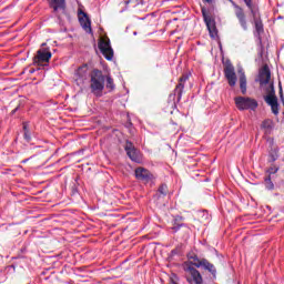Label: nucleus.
Returning a JSON list of instances; mask_svg holds the SVG:
<instances>
[{
	"label": "nucleus",
	"mask_w": 284,
	"mask_h": 284,
	"mask_svg": "<svg viewBox=\"0 0 284 284\" xmlns=\"http://www.w3.org/2000/svg\"><path fill=\"white\" fill-rule=\"evenodd\" d=\"M190 79V75L183 74L179 79V83L176 84L174 91H173V97H176V103H181V99H183V90H185V83Z\"/></svg>",
	"instance_id": "nucleus-13"
},
{
	"label": "nucleus",
	"mask_w": 284,
	"mask_h": 284,
	"mask_svg": "<svg viewBox=\"0 0 284 284\" xmlns=\"http://www.w3.org/2000/svg\"><path fill=\"white\" fill-rule=\"evenodd\" d=\"M270 162L274 163V161L278 160V149H272L268 153Z\"/></svg>",
	"instance_id": "nucleus-23"
},
{
	"label": "nucleus",
	"mask_w": 284,
	"mask_h": 284,
	"mask_svg": "<svg viewBox=\"0 0 284 284\" xmlns=\"http://www.w3.org/2000/svg\"><path fill=\"white\" fill-rule=\"evenodd\" d=\"M264 184H265L266 190H274V182H272V176L267 175L264 179Z\"/></svg>",
	"instance_id": "nucleus-24"
},
{
	"label": "nucleus",
	"mask_w": 284,
	"mask_h": 284,
	"mask_svg": "<svg viewBox=\"0 0 284 284\" xmlns=\"http://www.w3.org/2000/svg\"><path fill=\"white\" fill-rule=\"evenodd\" d=\"M98 48L106 61L114 59V50L110 43V38L101 39L98 43Z\"/></svg>",
	"instance_id": "nucleus-8"
},
{
	"label": "nucleus",
	"mask_w": 284,
	"mask_h": 284,
	"mask_svg": "<svg viewBox=\"0 0 284 284\" xmlns=\"http://www.w3.org/2000/svg\"><path fill=\"white\" fill-rule=\"evenodd\" d=\"M129 125H132V122H130Z\"/></svg>",
	"instance_id": "nucleus-40"
},
{
	"label": "nucleus",
	"mask_w": 284,
	"mask_h": 284,
	"mask_svg": "<svg viewBox=\"0 0 284 284\" xmlns=\"http://www.w3.org/2000/svg\"><path fill=\"white\" fill-rule=\"evenodd\" d=\"M51 1H65V0H51Z\"/></svg>",
	"instance_id": "nucleus-38"
},
{
	"label": "nucleus",
	"mask_w": 284,
	"mask_h": 284,
	"mask_svg": "<svg viewBox=\"0 0 284 284\" xmlns=\"http://www.w3.org/2000/svg\"><path fill=\"white\" fill-rule=\"evenodd\" d=\"M276 172H278V168L277 166H271L267 170L268 176H272V174H276Z\"/></svg>",
	"instance_id": "nucleus-28"
},
{
	"label": "nucleus",
	"mask_w": 284,
	"mask_h": 284,
	"mask_svg": "<svg viewBox=\"0 0 284 284\" xmlns=\"http://www.w3.org/2000/svg\"><path fill=\"white\" fill-rule=\"evenodd\" d=\"M34 72H37L36 69H32V68H31V69L29 70V73H30V74H34Z\"/></svg>",
	"instance_id": "nucleus-34"
},
{
	"label": "nucleus",
	"mask_w": 284,
	"mask_h": 284,
	"mask_svg": "<svg viewBox=\"0 0 284 284\" xmlns=\"http://www.w3.org/2000/svg\"><path fill=\"white\" fill-rule=\"evenodd\" d=\"M201 10L211 39H219V29H216V22L214 19L210 17V10H207V7L203 4H201Z\"/></svg>",
	"instance_id": "nucleus-4"
},
{
	"label": "nucleus",
	"mask_w": 284,
	"mask_h": 284,
	"mask_svg": "<svg viewBox=\"0 0 284 284\" xmlns=\"http://www.w3.org/2000/svg\"><path fill=\"white\" fill-rule=\"evenodd\" d=\"M246 8L251 11L253 21L255 23V30L257 34H263V21H261V13L258 12V4L254 1H245Z\"/></svg>",
	"instance_id": "nucleus-6"
},
{
	"label": "nucleus",
	"mask_w": 284,
	"mask_h": 284,
	"mask_svg": "<svg viewBox=\"0 0 284 284\" xmlns=\"http://www.w3.org/2000/svg\"><path fill=\"white\" fill-rule=\"evenodd\" d=\"M75 77H79V79H82V81L84 79L88 78V64H82L81 67H79L75 71Z\"/></svg>",
	"instance_id": "nucleus-20"
},
{
	"label": "nucleus",
	"mask_w": 284,
	"mask_h": 284,
	"mask_svg": "<svg viewBox=\"0 0 284 284\" xmlns=\"http://www.w3.org/2000/svg\"><path fill=\"white\" fill-rule=\"evenodd\" d=\"M50 59H52V52H50V49H40L33 58V65L41 68L43 63H49Z\"/></svg>",
	"instance_id": "nucleus-9"
},
{
	"label": "nucleus",
	"mask_w": 284,
	"mask_h": 284,
	"mask_svg": "<svg viewBox=\"0 0 284 284\" xmlns=\"http://www.w3.org/2000/svg\"><path fill=\"white\" fill-rule=\"evenodd\" d=\"M181 221H183V216L176 215V216L174 217V224H175V225H176V223H181Z\"/></svg>",
	"instance_id": "nucleus-32"
},
{
	"label": "nucleus",
	"mask_w": 284,
	"mask_h": 284,
	"mask_svg": "<svg viewBox=\"0 0 284 284\" xmlns=\"http://www.w3.org/2000/svg\"><path fill=\"white\" fill-rule=\"evenodd\" d=\"M90 90L93 97L101 99L105 90V74L99 69H93L90 74Z\"/></svg>",
	"instance_id": "nucleus-1"
},
{
	"label": "nucleus",
	"mask_w": 284,
	"mask_h": 284,
	"mask_svg": "<svg viewBox=\"0 0 284 284\" xmlns=\"http://www.w3.org/2000/svg\"><path fill=\"white\" fill-rule=\"evenodd\" d=\"M104 88H106L109 92H113V90H116V85L114 84V79H112L110 75H105Z\"/></svg>",
	"instance_id": "nucleus-22"
},
{
	"label": "nucleus",
	"mask_w": 284,
	"mask_h": 284,
	"mask_svg": "<svg viewBox=\"0 0 284 284\" xmlns=\"http://www.w3.org/2000/svg\"><path fill=\"white\" fill-rule=\"evenodd\" d=\"M187 258L190 262L184 263H190L192 267H199V263H203V258H199V255L196 254L187 255Z\"/></svg>",
	"instance_id": "nucleus-21"
},
{
	"label": "nucleus",
	"mask_w": 284,
	"mask_h": 284,
	"mask_svg": "<svg viewBox=\"0 0 284 284\" xmlns=\"http://www.w3.org/2000/svg\"><path fill=\"white\" fill-rule=\"evenodd\" d=\"M197 268L205 270L213 281L216 280V266L207 261V258H202V262L197 264Z\"/></svg>",
	"instance_id": "nucleus-15"
},
{
	"label": "nucleus",
	"mask_w": 284,
	"mask_h": 284,
	"mask_svg": "<svg viewBox=\"0 0 284 284\" xmlns=\"http://www.w3.org/2000/svg\"><path fill=\"white\" fill-rule=\"evenodd\" d=\"M124 150L126 152V155L129 156V159H131L133 161V163H141V160H142L141 151H139V149L134 148V143L126 140Z\"/></svg>",
	"instance_id": "nucleus-11"
},
{
	"label": "nucleus",
	"mask_w": 284,
	"mask_h": 284,
	"mask_svg": "<svg viewBox=\"0 0 284 284\" xmlns=\"http://www.w3.org/2000/svg\"><path fill=\"white\" fill-rule=\"evenodd\" d=\"M278 90H280V99L281 101L284 102V97H283V85L281 84V82L278 83Z\"/></svg>",
	"instance_id": "nucleus-31"
},
{
	"label": "nucleus",
	"mask_w": 284,
	"mask_h": 284,
	"mask_svg": "<svg viewBox=\"0 0 284 284\" xmlns=\"http://www.w3.org/2000/svg\"><path fill=\"white\" fill-rule=\"evenodd\" d=\"M28 161H30V159L22 160V163H28Z\"/></svg>",
	"instance_id": "nucleus-35"
},
{
	"label": "nucleus",
	"mask_w": 284,
	"mask_h": 284,
	"mask_svg": "<svg viewBox=\"0 0 284 284\" xmlns=\"http://www.w3.org/2000/svg\"><path fill=\"white\" fill-rule=\"evenodd\" d=\"M49 6L57 14H65V1H51Z\"/></svg>",
	"instance_id": "nucleus-18"
},
{
	"label": "nucleus",
	"mask_w": 284,
	"mask_h": 284,
	"mask_svg": "<svg viewBox=\"0 0 284 284\" xmlns=\"http://www.w3.org/2000/svg\"><path fill=\"white\" fill-rule=\"evenodd\" d=\"M271 79H272V72L270 71V67L264 65L258 73V83L261 88H263V85H267Z\"/></svg>",
	"instance_id": "nucleus-16"
},
{
	"label": "nucleus",
	"mask_w": 284,
	"mask_h": 284,
	"mask_svg": "<svg viewBox=\"0 0 284 284\" xmlns=\"http://www.w3.org/2000/svg\"><path fill=\"white\" fill-rule=\"evenodd\" d=\"M134 176L136 181H140V183H144V185H150V187H152V185H154L156 181V176H154L152 172H150V170L143 166H138L134 170Z\"/></svg>",
	"instance_id": "nucleus-3"
},
{
	"label": "nucleus",
	"mask_w": 284,
	"mask_h": 284,
	"mask_svg": "<svg viewBox=\"0 0 284 284\" xmlns=\"http://www.w3.org/2000/svg\"><path fill=\"white\" fill-rule=\"evenodd\" d=\"M18 111H19V106H17L16 109H13V110L11 111V114H17Z\"/></svg>",
	"instance_id": "nucleus-33"
},
{
	"label": "nucleus",
	"mask_w": 284,
	"mask_h": 284,
	"mask_svg": "<svg viewBox=\"0 0 284 284\" xmlns=\"http://www.w3.org/2000/svg\"><path fill=\"white\" fill-rule=\"evenodd\" d=\"M78 19L80 21V26L85 30V32H92V21L88 17V13L83 10L81 3H79L78 8Z\"/></svg>",
	"instance_id": "nucleus-10"
},
{
	"label": "nucleus",
	"mask_w": 284,
	"mask_h": 284,
	"mask_svg": "<svg viewBox=\"0 0 284 284\" xmlns=\"http://www.w3.org/2000/svg\"><path fill=\"white\" fill-rule=\"evenodd\" d=\"M237 110L243 112L244 110H256L258 102L250 97H236L234 99Z\"/></svg>",
	"instance_id": "nucleus-7"
},
{
	"label": "nucleus",
	"mask_w": 284,
	"mask_h": 284,
	"mask_svg": "<svg viewBox=\"0 0 284 284\" xmlns=\"http://www.w3.org/2000/svg\"><path fill=\"white\" fill-rule=\"evenodd\" d=\"M130 3V1H125L123 2V6H128Z\"/></svg>",
	"instance_id": "nucleus-37"
},
{
	"label": "nucleus",
	"mask_w": 284,
	"mask_h": 284,
	"mask_svg": "<svg viewBox=\"0 0 284 284\" xmlns=\"http://www.w3.org/2000/svg\"><path fill=\"white\" fill-rule=\"evenodd\" d=\"M206 3L210 6L212 3V1H207Z\"/></svg>",
	"instance_id": "nucleus-39"
},
{
	"label": "nucleus",
	"mask_w": 284,
	"mask_h": 284,
	"mask_svg": "<svg viewBox=\"0 0 284 284\" xmlns=\"http://www.w3.org/2000/svg\"><path fill=\"white\" fill-rule=\"evenodd\" d=\"M23 139L27 143H30V141H32V131L29 132H24L23 133Z\"/></svg>",
	"instance_id": "nucleus-26"
},
{
	"label": "nucleus",
	"mask_w": 284,
	"mask_h": 284,
	"mask_svg": "<svg viewBox=\"0 0 284 284\" xmlns=\"http://www.w3.org/2000/svg\"><path fill=\"white\" fill-rule=\"evenodd\" d=\"M169 284H178L174 280H171Z\"/></svg>",
	"instance_id": "nucleus-36"
},
{
	"label": "nucleus",
	"mask_w": 284,
	"mask_h": 284,
	"mask_svg": "<svg viewBox=\"0 0 284 284\" xmlns=\"http://www.w3.org/2000/svg\"><path fill=\"white\" fill-rule=\"evenodd\" d=\"M22 130H23V133L30 132V122H23Z\"/></svg>",
	"instance_id": "nucleus-29"
},
{
	"label": "nucleus",
	"mask_w": 284,
	"mask_h": 284,
	"mask_svg": "<svg viewBox=\"0 0 284 284\" xmlns=\"http://www.w3.org/2000/svg\"><path fill=\"white\" fill-rule=\"evenodd\" d=\"M182 267L189 284H203V275H201V272L192 266L191 263H184Z\"/></svg>",
	"instance_id": "nucleus-2"
},
{
	"label": "nucleus",
	"mask_w": 284,
	"mask_h": 284,
	"mask_svg": "<svg viewBox=\"0 0 284 284\" xmlns=\"http://www.w3.org/2000/svg\"><path fill=\"white\" fill-rule=\"evenodd\" d=\"M232 6L235 8V17L243 30H247V19L245 18V11L236 2L232 1Z\"/></svg>",
	"instance_id": "nucleus-14"
},
{
	"label": "nucleus",
	"mask_w": 284,
	"mask_h": 284,
	"mask_svg": "<svg viewBox=\"0 0 284 284\" xmlns=\"http://www.w3.org/2000/svg\"><path fill=\"white\" fill-rule=\"evenodd\" d=\"M263 130H272V120L267 119L262 122Z\"/></svg>",
	"instance_id": "nucleus-25"
},
{
	"label": "nucleus",
	"mask_w": 284,
	"mask_h": 284,
	"mask_svg": "<svg viewBox=\"0 0 284 284\" xmlns=\"http://www.w3.org/2000/svg\"><path fill=\"white\" fill-rule=\"evenodd\" d=\"M204 1H211V0H204Z\"/></svg>",
	"instance_id": "nucleus-41"
},
{
	"label": "nucleus",
	"mask_w": 284,
	"mask_h": 284,
	"mask_svg": "<svg viewBox=\"0 0 284 284\" xmlns=\"http://www.w3.org/2000/svg\"><path fill=\"white\" fill-rule=\"evenodd\" d=\"M237 74H239L240 90L242 94H247V75H245V70H243V68H240L237 70Z\"/></svg>",
	"instance_id": "nucleus-17"
},
{
	"label": "nucleus",
	"mask_w": 284,
	"mask_h": 284,
	"mask_svg": "<svg viewBox=\"0 0 284 284\" xmlns=\"http://www.w3.org/2000/svg\"><path fill=\"white\" fill-rule=\"evenodd\" d=\"M181 254V248L176 247L171 251V256H179Z\"/></svg>",
	"instance_id": "nucleus-30"
},
{
	"label": "nucleus",
	"mask_w": 284,
	"mask_h": 284,
	"mask_svg": "<svg viewBox=\"0 0 284 284\" xmlns=\"http://www.w3.org/2000/svg\"><path fill=\"white\" fill-rule=\"evenodd\" d=\"M170 190L168 189V184L163 183L159 186L156 193L154 194V199L156 201H161V199H165Z\"/></svg>",
	"instance_id": "nucleus-19"
},
{
	"label": "nucleus",
	"mask_w": 284,
	"mask_h": 284,
	"mask_svg": "<svg viewBox=\"0 0 284 284\" xmlns=\"http://www.w3.org/2000/svg\"><path fill=\"white\" fill-rule=\"evenodd\" d=\"M266 95L264 97L265 103L271 106V110L275 116H278V98L276 97V90L274 89V82L266 88Z\"/></svg>",
	"instance_id": "nucleus-5"
},
{
	"label": "nucleus",
	"mask_w": 284,
	"mask_h": 284,
	"mask_svg": "<svg viewBox=\"0 0 284 284\" xmlns=\"http://www.w3.org/2000/svg\"><path fill=\"white\" fill-rule=\"evenodd\" d=\"M181 227H185V223H173V232H179V230H181Z\"/></svg>",
	"instance_id": "nucleus-27"
},
{
	"label": "nucleus",
	"mask_w": 284,
	"mask_h": 284,
	"mask_svg": "<svg viewBox=\"0 0 284 284\" xmlns=\"http://www.w3.org/2000/svg\"><path fill=\"white\" fill-rule=\"evenodd\" d=\"M224 77L230 88H234L236 85V81H239V78H236V71L234 70V65L232 64V62L225 64Z\"/></svg>",
	"instance_id": "nucleus-12"
}]
</instances>
